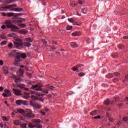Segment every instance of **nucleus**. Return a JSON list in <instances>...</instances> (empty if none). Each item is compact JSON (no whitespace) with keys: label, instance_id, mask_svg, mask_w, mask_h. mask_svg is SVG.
Listing matches in <instances>:
<instances>
[{"label":"nucleus","instance_id":"obj_1","mask_svg":"<svg viewBox=\"0 0 128 128\" xmlns=\"http://www.w3.org/2000/svg\"><path fill=\"white\" fill-rule=\"evenodd\" d=\"M5 24L6 26L8 28H11L12 32H16L18 30V28L14 25H12V22L10 20H7L5 22Z\"/></svg>","mask_w":128,"mask_h":128},{"label":"nucleus","instance_id":"obj_2","mask_svg":"<svg viewBox=\"0 0 128 128\" xmlns=\"http://www.w3.org/2000/svg\"><path fill=\"white\" fill-rule=\"evenodd\" d=\"M42 85L41 84H38L36 85H32L31 88L32 90H34L35 88V90H37V92L42 90V92H44V94H48V90H42V89L40 88H42Z\"/></svg>","mask_w":128,"mask_h":128},{"label":"nucleus","instance_id":"obj_3","mask_svg":"<svg viewBox=\"0 0 128 128\" xmlns=\"http://www.w3.org/2000/svg\"><path fill=\"white\" fill-rule=\"evenodd\" d=\"M33 122L35 124H30V123L29 124L28 126L30 128H42V125L40 124H38L40 122V120H38V119H34L33 120Z\"/></svg>","mask_w":128,"mask_h":128},{"label":"nucleus","instance_id":"obj_4","mask_svg":"<svg viewBox=\"0 0 128 128\" xmlns=\"http://www.w3.org/2000/svg\"><path fill=\"white\" fill-rule=\"evenodd\" d=\"M24 116L32 118V110L30 109H26L24 112Z\"/></svg>","mask_w":128,"mask_h":128},{"label":"nucleus","instance_id":"obj_5","mask_svg":"<svg viewBox=\"0 0 128 128\" xmlns=\"http://www.w3.org/2000/svg\"><path fill=\"white\" fill-rule=\"evenodd\" d=\"M20 62V54L19 53H16V58L14 64L16 66H18V62Z\"/></svg>","mask_w":128,"mask_h":128},{"label":"nucleus","instance_id":"obj_6","mask_svg":"<svg viewBox=\"0 0 128 128\" xmlns=\"http://www.w3.org/2000/svg\"><path fill=\"white\" fill-rule=\"evenodd\" d=\"M16 104L18 106H22V104H23L24 106H26L28 104V102L22 100H17L16 102Z\"/></svg>","mask_w":128,"mask_h":128},{"label":"nucleus","instance_id":"obj_7","mask_svg":"<svg viewBox=\"0 0 128 128\" xmlns=\"http://www.w3.org/2000/svg\"><path fill=\"white\" fill-rule=\"evenodd\" d=\"M32 42V40L30 38H26V42H25L24 44V45L25 46H32V44H30V42Z\"/></svg>","mask_w":128,"mask_h":128},{"label":"nucleus","instance_id":"obj_8","mask_svg":"<svg viewBox=\"0 0 128 128\" xmlns=\"http://www.w3.org/2000/svg\"><path fill=\"white\" fill-rule=\"evenodd\" d=\"M14 46L18 50H20L24 46V44L22 42H14Z\"/></svg>","mask_w":128,"mask_h":128},{"label":"nucleus","instance_id":"obj_9","mask_svg":"<svg viewBox=\"0 0 128 128\" xmlns=\"http://www.w3.org/2000/svg\"><path fill=\"white\" fill-rule=\"evenodd\" d=\"M120 74L118 72H115L114 74L110 73L106 76V78H112L114 77V76H119Z\"/></svg>","mask_w":128,"mask_h":128},{"label":"nucleus","instance_id":"obj_10","mask_svg":"<svg viewBox=\"0 0 128 128\" xmlns=\"http://www.w3.org/2000/svg\"><path fill=\"white\" fill-rule=\"evenodd\" d=\"M18 16H20L19 14H14V13H12V12L7 13L8 18H10L12 16H14V18H18Z\"/></svg>","mask_w":128,"mask_h":128},{"label":"nucleus","instance_id":"obj_11","mask_svg":"<svg viewBox=\"0 0 128 128\" xmlns=\"http://www.w3.org/2000/svg\"><path fill=\"white\" fill-rule=\"evenodd\" d=\"M30 92L32 94H36L38 96H44V94H42L40 92H38L36 91L31 90V91H30Z\"/></svg>","mask_w":128,"mask_h":128},{"label":"nucleus","instance_id":"obj_12","mask_svg":"<svg viewBox=\"0 0 128 128\" xmlns=\"http://www.w3.org/2000/svg\"><path fill=\"white\" fill-rule=\"evenodd\" d=\"M10 94H11L10 91L8 90H5V92L3 93L2 94L3 96H4V98H6L8 96H10Z\"/></svg>","mask_w":128,"mask_h":128},{"label":"nucleus","instance_id":"obj_13","mask_svg":"<svg viewBox=\"0 0 128 128\" xmlns=\"http://www.w3.org/2000/svg\"><path fill=\"white\" fill-rule=\"evenodd\" d=\"M12 90L14 94H16V96H20V94H22V92H20V90H18L13 88Z\"/></svg>","mask_w":128,"mask_h":128},{"label":"nucleus","instance_id":"obj_14","mask_svg":"<svg viewBox=\"0 0 128 128\" xmlns=\"http://www.w3.org/2000/svg\"><path fill=\"white\" fill-rule=\"evenodd\" d=\"M2 70H3L4 74H8L9 72L8 68V66H4L2 68Z\"/></svg>","mask_w":128,"mask_h":128},{"label":"nucleus","instance_id":"obj_15","mask_svg":"<svg viewBox=\"0 0 128 128\" xmlns=\"http://www.w3.org/2000/svg\"><path fill=\"white\" fill-rule=\"evenodd\" d=\"M12 78H14L16 84H18V82L20 80V76H16L14 75H13Z\"/></svg>","mask_w":128,"mask_h":128},{"label":"nucleus","instance_id":"obj_16","mask_svg":"<svg viewBox=\"0 0 128 128\" xmlns=\"http://www.w3.org/2000/svg\"><path fill=\"white\" fill-rule=\"evenodd\" d=\"M112 102H114V101H112V102L108 99H107L104 102V104L106 106H108V104H112Z\"/></svg>","mask_w":128,"mask_h":128},{"label":"nucleus","instance_id":"obj_17","mask_svg":"<svg viewBox=\"0 0 128 128\" xmlns=\"http://www.w3.org/2000/svg\"><path fill=\"white\" fill-rule=\"evenodd\" d=\"M72 36H80V32H76L72 33Z\"/></svg>","mask_w":128,"mask_h":128},{"label":"nucleus","instance_id":"obj_18","mask_svg":"<svg viewBox=\"0 0 128 128\" xmlns=\"http://www.w3.org/2000/svg\"><path fill=\"white\" fill-rule=\"evenodd\" d=\"M17 74H18V76H22V74H24V70H22L20 69L18 72Z\"/></svg>","mask_w":128,"mask_h":128},{"label":"nucleus","instance_id":"obj_19","mask_svg":"<svg viewBox=\"0 0 128 128\" xmlns=\"http://www.w3.org/2000/svg\"><path fill=\"white\" fill-rule=\"evenodd\" d=\"M70 46L71 48H78V46L76 43L74 42H70Z\"/></svg>","mask_w":128,"mask_h":128},{"label":"nucleus","instance_id":"obj_20","mask_svg":"<svg viewBox=\"0 0 128 128\" xmlns=\"http://www.w3.org/2000/svg\"><path fill=\"white\" fill-rule=\"evenodd\" d=\"M19 32L20 34H28V30L22 29L19 30Z\"/></svg>","mask_w":128,"mask_h":128},{"label":"nucleus","instance_id":"obj_21","mask_svg":"<svg viewBox=\"0 0 128 128\" xmlns=\"http://www.w3.org/2000/svg\"><path fill=\"white\" fill-rule=\"evenodd\" d=\"M18 114H24V109H18L17 110Z\"/></svg>","mask_w":128,"mask_h":128},{"label":"nucleus","instance_id":"obj_22","mask_svg":"<svg viewBox=\"0 0 128 128\" xmlns=\"http://www.w3.org/2000/svg\"><path fill=\"white\" fill-rule=\"evenodd\" d=\"M23 98H24L28 99V98H30V94L26 92H24V93Z\"/></svg>","mask_w":128,"mask_h":128},{"label":"nucleus","instance_id":"obj_23","mask_svg":"<svg viewBox=\"0 0 128 128\" xmlns=\"http://www.w3.org/2000/svg\"><path fill=\"white\" fill-rule=\"evenodd\" d=\"M11 10H12L13 12H22V8H14L11 9Z\"/></svg>","mask_w":128,"mask_h":128},{"label":"nucleus","instance_id":"obj_24","mask_svg":"<svg viewBox=\"0 0 128 128\" xmlns=\"http://www.w3.org/2000/svg\"><path fill=\"white\" fill-rule=\"evenodd\" d=\"M14 124L15 126H20V122L18 120H15L14 121Z\"/></svg>","mask_w":128,"mask_h":128},{"label":"nucleus","instance_id":"obj_25","mask_svg":"<svg viewBox=\"0 0 128 128\" xmlns=\"http://www.w3.org/2000/svg\"><path fill=\"white\" fill-rule=\"evenodd\" d=\"M12 22H14V24H22V20H13L12 21Z\"/></svg>","mask_w":128,"mask_h":128},{"label":"nucleus","instance_id":"obj_26","mask_svg":"<svg viewBox=\"0 0 128 128\" xmlns=\"http://www.w3.org/2000/svg\"><path fill=\"white\" fill-rule=\"evenodd\" d=\"M6 4H13V2H14L16 0H6Z\"/></svg>","mask_w":128,"mask_h":128},{"label":"nucleus","instance_id":"obj_27","mask_svg":"<svg viewBox=\"0 0 128 128\" xmlns=\"http://www.w3.org/2000/svg\"><path fill=\"white\" fill-rule=\"evenodd\" d=\"M34 108L38 109L42 108V106H40V104H35L34 105Z\"/></svg>","mask_w":128,"mask_h":128},{"label":"nucleus","instance_id":"obj_28","mask_svg":"<svg viewBox=\"0 0 128 128\" xmlns=\"http://www.w3.org/2000/svg\"><path fill=\"white\" fill-rule=\"evenodd\" d=\"M91 116H96L98 114V111L96 110H94L90 112Z\"/></svg>","mask_w":128,"mask_h":128},{"label":"nucleus","instance_id":"obj_29","mask_svg":"<svg viewBox=\"0 0 128 128\" xmlns=\"http://www.w3.org/2000/svg\"><path fill=\"white\" fill-rule=\"evenodd\" d=\"M6 6H2L0 8V12H6Z\"/></svg>","mask_w":128,"mask_h":128},{"label":"nucleus","instance_id":"obj_30","mask_svg":"<svg viewBox=\"0 0 128 128\" xmlns=\"http://www.w3.org/2000/svg\"><path fill=\"white\" fill-rule=\"evenodd\" d=\"M18 26H20V28H26V24H18Z\"/></svg>","mask_w":128,"mask_h":128},{"label":"nucleus","instance_id":"obj_31","mask_svg":"<svg viewBox=\"0 0 128 128\" xmlns=\"http://www.w3.org/2000/svg\"><path fill=\"white\" fill-rule=\"evenodd\" d=\"M82 12L84 14H86V12H88V9L86 8L84 9H82Z\"/></svg>","mask_w":128,"mask_h":128},{"label":"nucleus","instance_id":"obj_32","mask_svg":"<svg viewBox=\"0 0 128 128\" xmlns=\"http://www.w3.org/2000/svg\"><path fill=\"white\" fill-rule=\"evenodd\" d=\"M68 22L74 24V20L72 18H68Z\"/></svg>","mask_w":128,"mask_h":128},{"label":"nucleus","instance_id":"obj_33","mask_svg":"<svg viewBox=\"0 0 128 128\" xmlns=\"http://www.w3.org/2000/svg\"><path fill=\"white\" fill-rule=\"evenodd\" d=\"M124 48V45L120 44L118 46V48H119V50H122V48Z\"/></svg>","mask_w":128,"mask_h":128},{"label":"nucleus","instance_id":"obj_34","mask_svg":"<svg viewBox=\"0 0 128 128\" xmlns=\"http://www.w3.org/2000/svg\"><path fill=\"white\" fill-rule=\"evenodd\" d=\"M70 6H72V8H74L75 6H76V3L72 2V3L70 4Z\"/></svg>","mask_w":128,"mask_h":128},{"label":"nucleus","instance_id":"obj_35","mask_svg":"<svg viewBox=\"0 0 128 128\" xmlns=\"http://www.w3.org/2000/svg\"><path fill=\"white\" fill-rule=\"evenodd\" d=\"M72 70L74 72H76L78 70V68H77L76 66H74L72 68Z\"/></svg>","mask_w":128,"mask_h":128},{"label":"nucleus","instance_id":"obj_36","mask_svg":"<svg viewBox=\"0 0 128 128\" xmlns=\"http://www.w3.org/2000/svg\"><path fill=\"white\" fill-rule=\"evenodd\" d=\"M20 56L22 58H26V55L25 54H22L20 55Z\"/></svg>","mask_w":128,"mask_h":128},{"label":"nucleus","instance_id":"obj_37","mask_svg":"<svg viewBox=\"0 0 128 128\" xmlns=\"http://www.w3.org/2000/svg\"><path fill=\"white\" fill-rule=\"evenodd\" d=\"M20 128H26V124H20Z\"/></svg>","mask_w":128,"mask_h":128},{"label":"nucleus","instance_id":"obj_38","mask_svg":"<svg viewBox=\"0 0 128 128\" xmlns=\"http://www.w3.org/2000/svg\"><path fill=\"white\" fill-rule=\"evenodd\" d=\"M76 66L78 68H82L84 66V65H82V64H78L76 65Z\"/></svg>","mask_w":128,"mask_h":128},{"label":"nucleus","instance_id":"obj_39","mask_svg":"<svg viewBox=\"0 0 128 128\" xmlns=\"http://www.w3.org/2000/svg\"><path fill=\"white\" fill-rule=\"evenodd\" d=\"M3 120H5V122H8L9 118L8 117L6 116H3L2 117Z\"/></svg>","mask_w":128,"mask_h":128},{"label":"nucleus","instance_id":"obj_40","mask_svg":"<svg viewBox=\"0 0 128 128\" xmlns=\"http://www.w3.org/2000/svg\"><path fill=\"white\" fill-rule=\"evenodd\" d=\"M6 42H8V41L6 40H4L2 42H1V46H4L6 44Z\"/></svg>","mask_w":128,"mask_h":128},{"label":"nucleus","instance_id":"obj_41","mask_svg":"<svg viewBox=\"0 0 128 128\" xmlns=\"http://www.w3.org/2000/svg\"><path fill=\"white\" fill-rule=\"evenodd\" d=\"M72 26H70L68 25L66 27V30H72Z\"/></svg>","mask_w":128,"mask_h":128},{"label":"nucleus","instance_id":"obj_42","mask_svg":"<svg viewBox=\"0 0 128 128\" xmlns=\"http://www.w3.org/2000/svg\"><path fill=\"white\" fill-rule=\"evenodd\" d=\"M122 124V120H119L117 123H116V126H120Z\"/></svg>","mask_w":128,"mask_h":128},{"label":"nucleus","instance_id":"obj_43","mask_svg":"<svg viewBox=\"0 0 128 128\" xmlns=\"http://www.w3.org/2000/svg\"><path fill=\"white\" fill-rule=\"evenodd\" d=\"M84 0H79L78 1V4H84Z\"/></svg>","mask_w":128,"mask_h":128},{"label":"nucleus","instance_id":"obj_44","mask_svg":"<svg viewBox=\"0 0 128 128\" xmlns=\"http://www.w3.org/2000/svg\"><path fill=\"white\" fill-rule=\"evenodd\" d=\"M122 120L123 122H127V120H128V118L126 116L124 117Z\"/></svg>","mask_w":128,"mask_h":128},{"label":"nucleus","instance_id":"obj_45","mask_svg":"<svg viewBox=\"0 0 128 128\" xmlns=\"http://www.w3.org/2000/svg\"><path fill=\"white\" fill-rule=\"evenodd\" d=\"M10 8H12V5L6 6V10H10Z\"/></svg>","mask_w":128,"mask_h":128},{"label":"nucleus","instance_id":"obj_46","mask_svg":"<svg viewBox=\"0 0 128 128\" xmlns=\"http://www.w3.org/2000/svg\"><path fill=\"white\" fill-rule=\"evenodd\" d=\"M8 48H12V43H10L8 45Z\"/></svg>","mask_w":128,"mask_h":128},{"label":"nucleus","instance_id":"obj_47","mask_svg":"<svg viewBox=\"0 0 128 128\" xmlns=\"http://www.w3.org/2000/svg\"><path fill=\"white\" fill-rule=\"evenodd\" d=\"M94 118L95 120H100V116H96L94 117Z\"/></svg>","mask_w":128,"mask_h":128},{"label":"nucleus","instance_id":"obj_48","mask_svg":"<svg viewBox=\"0 0 128 128\" xmlns=\"http://www.w3.org/2000/svg\"><path fill=\"white\" fill-rule=\"evenodd\" d=\"M118 56V55H116L115 54H112V58H116V57Z\"/></svg>","mask_w":128,"mask_h":128},{"label":"nucleus","instance_id":"obj_49","mask_svg":"<svg viewBox=\"0 0 128 128\" xmlns=\"http://www.w3.org/2000/svg\"><path fill=\"white\" fill-rule=\"evenodd\" d=\"M16 40L18 42H22V40L18 38H16Z\"/></svg>","mask_w":128,"mask_h":128},{"label":"nucleus","instance_id":"obj_50","mask_svg":"<svg viewBox=\"0 0 128 128\" xmlns=\"http://www.w3.org/2000/svg\"><path fill=\"white\" fill-rule=\"evenodd\" d=\"M7 14H8L6 13V12H2V16H7Z\"/></svg>","mask_w":128,"mask_h":128},{"label":"nucleus","instance_id":"obj_51","mask_svg":"<svg viewBox=\"0 0 128 128\" xmlns=\"http://www.w3.org/2000/svg\"><path fill=\"white\" fill-rule=\"evenodd\" d=\"M114 82H118V78H115L113 80Z\"/></svg>","mask_w":128,"mask_h":128},{"label":"nucleus","instance_id":"obj_52","mask_svg":"<svg viewBox=\"0 0 128 128\" xmlns=\"http://www.w3.org/2000/svg\"><path fill=\"white\" fill-rule=\"evenodd\" d=\"M78 75L79 76H84V73H79L78 74Z\"/></svg>","mask_w":128,"mask_h":128},{"label":"nucleus","instance_id":"obj_53","mask_svg":"<svg viewBox=\"0 0 128 128\" xmlns=\"http://www.w3.org/2000/svg\"><path fill=\"white\" fill-rule=\"evenodd\" d=\"M36 104L32 102H30V106H34V105Z\"/></svg>","mask_w":128,"mask_h":128},{"label":"nucleus","instance_id":"obj_54","mask_svg":"<svg viewBox=\"0 0 128 128\" xmlns=\"http://www.w3.org/2000/svg\"><path fill=\"white\" fill-rule=\"evenodd\" d=\"M118 106H120H120H124V104L123 103L119 102L118 104Z\"/></svg>","mask_w":128,"mask_h":128},{"label":"nucleus","instance_id":"obj_55","mask_svg":"<svg viewBox=\"0 0 128 128\" xmlns=\"http://www.w3.org/2000/svg\"><path fill=\"white\" fill-rule=\"evenodd\" d=\"M72 94H74V92H70L68 93V94H67V96H72Z\"/></svg>","mask_w":128,"mask_h":128},{"label":"nucleus","instance_id":"obj_56","mask_svg":"<svg viewBox=\"0 0 128 128\" xmlns=\"http://www.w3.org/2000/svg\"><path fill=\"white\" fill-rule=\"evenodd\" d=\"M123 38L124 40H128V36H123Z\"/></svg>","mask_w":128,"mask_h":128},{"label":"nucleus","instance_id":"obj_57","mask_svg":"<svg viewBox=\"0 0 128 128\" xmlns=\"http://www.w3.org/2000/svg\"><path fill=\"white\" fill-rule=\"evenodd\" d=\"M32 100H37L36 97L34 96H32Z\"/></svg>","mask_w":128,"mask_h":128},{"label":"nucleus","instance_id":"obj_58","mask_svg":"<svg viewBox=\"0 0 128 128\" xmlns=\"http://www.w3.org/2000/svg\"><path fill=\"white\" fill-rule=\"evenodd\" d=\"M4 65V62L2 60H0V66H3Z\"/></svg>","mask_w":128,"mask_h":128},{"label":"nucleus","instance_id":"obj_59","mask_svg":"<svg viewBox=\"0 0 128 128\" xmlns=\"http://www.w3.org/2000/svg\"><path fill=\"white\" fill-rule=\"evenodd\" d=\"M73 24H74V26H80V24H78V22H75Z\"/></svg>","mask_w":128,"mask_h":128},{"label":"nucleus","instance_id":"obj_60","mask_svg":"<svg viewBox=\"0 0 128 128\" xmlns=\"http://www.w3.org/2000/svg\"><path fill=\"white\" fill-rule=\"evenodd\" d=\"M40 112L42 116H44L46 114V112H44L41 111Z\"/></svg>","mask_w":128,"mask_h":128},{"label":"nucleus","instance_id":"obj_61","mask_svg":"<svg viewBox=\"0 0 128 128\" xmlns=\"http://www.w3.org/2000/svg\"><path fill=\"white\" fill-rule=\"evenodd\" d=\"M14 114H18V112L16 110H14V112L12 113V116H14Z\"/></svg>","mask_w":128,"mask_h":128},{"label":"nucleus","instance_id":"obj_62","mask_svg":"<svg viewBox=\"0 0 128 128\" xmlns=\"http://www.w3.org/2000/svg\"><path fill=\"white\" fill-rule=\"evenodd\" d=\"M4 104L7 106H10V104H8V102L5 101Z\"/></svg>","mask_w":128,"mask_h":128},{"label":"nucleus","instance_id":"obj_63","mask_svg":"<svg viewBox=\"0 0 128 128\" xmlns=\"http://www.w3.org/2000/svg\"><path fill=\"white\" fill-rule=\"evenodd\" d=\"M1 28H2V30H4V28H6V26L3 25L1 26Z\"/></svg>","mask_w":128,"mask_h":128},{"label":"nucleus","instance_id":"obj_64","mask_svg":"<svg viewBox=\"0 0 128 128\" xmlns=\"http://www.w3.org/2000/svg\"><path fill=\"white\" fill-rule=\"evenodd\" d=\"M48 88H50V90H54V86H50Z\"/></svg>","mask_w":128,"mask_h":128}]
</instances>
